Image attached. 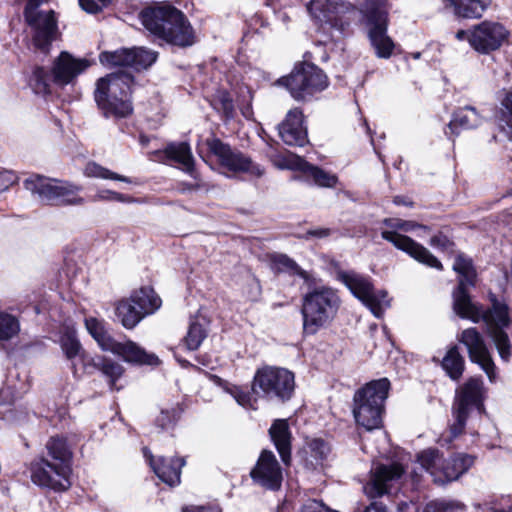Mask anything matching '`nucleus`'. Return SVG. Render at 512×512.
I'll return each instance as SVG.
<instances>
[{
    "mask_svg": "<svg viewBox=\"0 0 512 512\" xmlns=\"http://www.w3.org/2000/svg\"><path fill=\"white\" fill-rule=\"evenodd\" d=\"M403 467L398 463L380 464L371 470L369 481L363 486V491L369 499L380 498L390 493L392 483L401 478Z\"/></svg>",
    "mask_w": 512,
    "mask_h": 512,
    "instance_id": "25",
    "label": "nucleus"
},
{
    "mask_svg": "<svg viewBox=\"0 0 512 512\" xmlns=\"http://www.w3.org/2000/svg\"><path fill=\"white\" fill-rule=\"evenodd\" d=\"M92 201H115L121 203H138L139 200L126 194H122L109 189H100L92 197Z\"/></svg>",
    "mask_w": 512,
    "mask_h": 512,
    "instance_id": "46",
    "label": "nucleus"
},
{
    "mask_svg": "<svg viewBox=\"0 0 512 512\" xmlns=\"http://www.w3.org/2000/svg\"><path fill=\"white\" fill-rule=\"evenodd\" d=\"M453 270L458 274V286L453 292V309L461 317L463 313L481 307L471 301L467 292V287L473 286L475 283L476 272L472 259L463 253H459L455 257Z\"/></svg>",
    "mask_w": 512,
    "mask_h": 512,
    "instance_id": "20",
    "label": "nucleus"
},
{
    "mask_svg": "<svg viewBox=\"0 0 512 512\" xmlns=\"http://www.w3.org/2000/svg\"><path fill=\"white\" fill-rule=\"evenodd\" d=\"M341 305L337 290L329 286L310 288L302 298L303 334L315 335L335 318Z\"/></svg>",
    "mask_w": 512,
    "mask_h": 512,
    "instance_id": "3",
    "label": "nucleus"
},
{
    "mask_svg": "<svg viewBox=\"0 0 512 512\" xmlns=\"http://www.w3.org/2000/svg\"><path fill=\"white\" fill-rule=\"evenodd\" d=\"M198 154L200 155V157H202V158H203V155H202V151H201V150H199V151H198Z\"/></svg>",
    "mask_w": 512,
    "mask_h": 512,
    "instance_id": "64",
    "label": "nucleus"
},
{
    "mask_svg": "<svg viewBox=\"0 0 512 512\" xmlns=\"http://www.w3.org/2000/svg\"><path fill=\"white\" fill-rule=\"evenodd\" d=\"M182 409L179 405L161 409L159 415L155 419V426L162 431L173 429L179 421Z\"/></svg>",
    "mask_w": 512,
    "mask_h": 512,
    "instance_id": "42",
    "label": "nucleus"
},
{
    "mask_svg": "<svg viewBox=\"0 0 512 512\" xmlns=\"http://www.w3.org/2000/svg\"><path fill=\"white\" fill-rule=\"evenodd\" d=\"M335 278L342 283L351 294L360 300L371 312L381 318L385 310L390 306L387 292L384 290H376L372 283V279L355 270L337 269Z\"/></svg>",
    "mask_w": 512,
    "mask_h": 512,
    "instance_id": "11",
    "label": "nucleus"
},
{
    "mask_svg": "<svg viewBox=\"0 0 512 512\" xmlns=\"http://www.w3.org/2000/svg\"><path fill=\"white\" fill-rule=\"evenodd\" d=\"M510 36L500 22L485 20L472 26L471 48L481 55L499 50Z\"/></svg>",
    "mask_w": 512,
    "mask_h": 512,
    "instance_id": "22",
    "label": "nucleus"
},
{
    "mask_svg": "<svg viewBox=\"0 0 512 512\" xmlns=\"http://www.w3.org/2000/svg\"><path fill=\"white\" fill-rule=\"evenodd\" d=\"M499 101L500 121L512 131V86L500 92Z\"/></svg>",
    "mask_w": 512,
    "mask_h": 512,
    "instance_id": "45",
    "label": "nucleus"
},
{
    "mask_svg": "<svg viewBox=\"0 0 512 512\" xmlns=\"http://www.w3.org/2000/svg\"><path fill=\"white\" fill-rule=\"evenodd\" d=\"M134 77L130 73H110L95 83L94 100L105 118L122 119L133 112L131 100Z\"/></svg>",
    "mask_w": 512,
    "mask_h": 512,
    "instance_id": "2",
    "label": "nucleus"
},
{
    "mask_svg": "<svg viewBox=\"0 0 512 512\" xmlns=\"http://www.w3.org/2000/svg\"><path fill=\"white\" fill-rule=\"evenodd\" d=\"M487 512H512V504L508 508L491 506L487 509Z\"/></svg>",
    "mask_w": 512,
    "mask_h": 512,
    "instance_id": "59",
    "label": "nucleus"
},
{
    "mask_svg": "<svg viewBox=\"0 0 512 512\" xmlns=\"http://www.w3.org/2000/svg\"><path fill=\"white\" fill-rule=\"evenodd\" d=\"M393 202L396 204V205H404V206H411L412 203L407 201L404 197L402 196H396L394 197V200Z\"/></svg>",
    "mask_w": 512,
    "mask_h": 512,
    "instance_id": "60",
    "label": "nucleus"
},
{
    "mask_svg": "<svg viewBox=\"0 0 512 512\" xmlns=\"http://www.w3.org/2000/svg\"><path fill=\"white\" fill-rule=\"evenodd\" d=\"M468 353L472 363L479 365L491 383L497 380V367L492 359L483 335L475 327L464 329L457 337Z\"/></svg>",
    "mask_w": 512,
    "mask_h": 512,
    "instance_id": "21",
    "label": "nucleus"
},
{
    "mask_svg": "<svg viewBox=\"0 0 512 512\" xmlns=\"http://www.w3.org/2000/svg\"><path fill=\"white\" fill-rule=\"evenodd\" d=\"M131 53L129 48L115 51H103L99 54V61L108 68L130 67Z\"/></svg>",
    "mask_w": 512,
    "mask_h": 512,
    "instance_id": "40",
    "label": "nucleus"
},
{
    "mask_svg": "<svg viewBox=\"0 0 512 512\" xmlns=\"http://www.w3.org/2000/svg\"><path fill=\"white\" fill-rule=\"evenodd\" d=\"M143 26L168 44L189 47L195 43V33L185 14L174 6L163 3L140 12Z\"/></svg>",
    "mask_w": 512,
    "mask_h": 512,
    "instance_id": "1",
    "label": "nucleus"
},
{
    "mask_svg": "<svg viewBox=\"0 0 512 512\" xmlns=\"http://www.w3.org/2000/svg\"><path fill=\"white\" fill-rule=\"evenodd\" d=\"M198 361L202 363V365H206V363L204 361H201L200 358H198Z\"/></svg>",
    "mask_w": 512,
    "mask_h": 512,
    "instance_id": "63",
    "label": "nucleus"
},
{
    "mask_svg": "<svg viewBox=\"0 0 512 512\" xmlns=\"http://www.w3.org/2000/svg\"><path fill=\"white\" fill-rule=\"evenodd\" d=\"M250 476L256 484L273 491L279 490L283 481L280 464L270 450L261 452Z\"/></svg>",
    "mask_w": 512,
    "mask_h": 512,
    "instance_id": "24",
    "label": "nucleus"
},
{
    "mask_svg": "<svg viewBox=\"0 0 512 512\" xmlns=\"http://www.w3.org/2000/svg\"><path fill=\"white\" fill-rule=\"evenodd\" d=\"M382 223L386 226V229L381 231V237L384 240L390 242L395 248L405 252L419 263L442 270L441 262L427 248L412 238L399 233V231L411 232L418 228L427 231V226L400 218H385Z\"/></svg>",
    "mask_w": 512,
    "mask_h": 512,
    "instance_id": "8",
    "label": "nucleus"
},
{
    "mask_svg": "<svg viewBox=\"0 0 512 512\" xmlns=\"http://www.w3.org/2000/svg\"><path fill=\"white\" fill-rule=\"evenodd\" d=\"M491 307L483 309L479 307L473 311L463 313L461 318L469 319L474 323L483 321L487 326V335L493 341L500 359L508 363L512 357V343L505 328L510 325L509 307L500 301L495 295H490Z\"/></svg>",
    "mask_w": 512,
    "mask_h": 512,
    "instance_id": "5",
    "label": "nucleus"
},
{
    "mask_svg": "<svg viewBox=\"0 0 512 512\" xmlns=\"http://www.w3.org/2000/svg\"><path fill=\"white\" fill-rule=\"evenodd\" d=\"M161 306V299L151 287H142L116 307V316L127 329L134 328L145 316Z\"/></svg>",
    "mask_w": 512,
    "mask_h": 512,
    "instance_id": "18",
    "label": "nucleus"
},
{
    "mask_svg": "<svg viewBox=\"0 0 512 512\" xmlns=\"http://www.w3.org/2000/svg\"><path fill=\"white\" fill-rule=\"evenodd\" d=\"M61 347L66 357L71 361L73 374H77L76 360L85 362L84 351L79 340L72 333H67L61 338Z\"/></svg>",
    "mask_w": 512,
    "mask_h": 512,
    "instance_id": "36",
    "label": "nucleus"
},
{
    "mask_svg": "<svg viewBox=\"0 0 512 512\" xmlns=\"http://www.w3.org/2000/svg\"><path fill=\"white\" fill-rule=\"evenodd\" d=\"M20 321L17 316L0 311V342H9L20 333Z\"/></svg>",
    "mask_w": 512,
    "mask_h": 512,
    "instance_id": "39",
    "label": "nucleus"
},
{
    "mask_svg": "<svg viewBox=\"0 0 512 512\" xmlns=\"http://www.w3.org/2000/svg\"><path fill=\"white\" fill-rule=\"evenodd\" d=\"M205 145L211 155L215 156L219 165L233 173H249L260 177L263 175V169L255 164L248 156L230 145L224 143L216 137H209L205 140Z\"/></svg>",
    "mask_w": 512,
    "mask_h": 512,
    "instance_id": "19",
    "label": "nucleus"
},
{
    "mask_svg": "<svg viewBox=\"0 0 512 512\" xmlns=\"http://www.w3.org/2000/svg\"><path fill=\"white\" fill-rule=\"evenodd\" d=\"M31 479L38 486L66 490L70 486V466L41 457L31 463Z\"/></svg>",
    "mask_w": 512,
    "mask_h": 512,
    "instance_id": "23",
    "label": "nucleus"
},
{
    "mask_svg": "<svg viewBox=\"0 0 512 512\" xmlns=\"http://www.w3.org/2000/svg\"><path fill=\"white\" fill-rule=\"evenodd\" d=\"M270 438L284 465L291 463L292 434L286 419H276L269 429Z\"/></svg>",
    "mask_w": 512,
    "mask_h": 512,
    "instance_id": "29",
    "label": "nucleus"
},
{
    "mask_svg": "<svg viewBox=\"0 0 512 512\" xmlns=\"http://www.w3.org/2000/svg\"><path fill=\"white\" fill-rule=\"evenodd\" d=\"M15 182V175L8 170L0 171V193L9 189Z\"/></svg>",
    "mask_w": 512,
    "mask_h": 512,
    "instance_id": "53",
    "label": "nucleus"
},
{
    "mask_svg": "<svg viewBox=\"0 0 512 512\" xmlns=\"http://www.w3.org/2000/svg\"><path fill=\"white\" fill-rule=\"evenodd\" d=\"M85 326L103 351L111 352L131 364L150 366L159 364V358L155 354L148 353L137 343L131 340L119 342L112 338L105 328L104 321L89 317L85 319Z\"/></svg>",
    "mask_w": 512,
    "mask_h": 512,
    "instance_id": "9",
    "label": "nucleus"
},
{
    "mask_svg": "<svg viewBox=\"0 0 512 512\" xmlns=\"http://www.w3.org/2000/svg\"><path fill=\"white\" fill-rule=\"evenodd\" d=\"M130 53V68L136 71L149 68L158 58V52L145 47L130 48Z\"/></svg>",
    "mask_w": 512,
    "mask_h": 512,
    "instance_id": "38",
    "label": "nucleus"
},
{
    "mask_svg": "<svg viewBox=\"0 0 512 512\" xmlns=\"http://www.w3.org/2000/svg\"><path fill=\"white\" fill-rule=\"evenodd\" d=\"M299 512H339L328 508L323 502L310 499L307 500L300 508Z\"/></svg>",
    "mask_w": 512,
    "mask_h": 512,
    "instance_id": "51",
    "label": "nucleus"
},
{
    "mask_svg": "<svg viewBox=\"0 0 512 512\" xmlns=\"http://www.w3.org/2000/svg\"><path fill=\"white\" fill-rule=\"evenodd\" d=\"M15 399L16 397L10 386H5L0 390V405L12 404Z\"/></svg>",
    "mask_w": 512,
    "mask_h": 512,
    "instance_id": "54",
    "label": "nucleus"
},
{
    "mask_svg": "<svg viewBox=\"0 0 512 512\" xmlns=\"http://www.w3.org/2000/svg\"><path fill=\"white\" fill-rule=\"evenodd\" d=\"M179 363L183 366V367H189V366H193L189 361L187 360H180L178 359Z\"/></svg>",
    "mask_w": 512,
    "mask_h": 512,
    "instance_id": "62",
    "label": "nucleus"
},
{
    "mask_svg": "<svg viewBox=\"0 0 512 512\" xmlns=\"http://www.w3.org/2000/svg\"><path fill=\"white\" fill-rule=\"evenodd\" d=\"M164 153L169 160L176 162L188 175L194 179L198 178L191 148L187 142L170 143L164 149Z\"/></svg>",
    "mask_w": 512,
    "mask_h": 512,
    "instance_id": "30",
    "label": "nucleus"
},
{
    "mask_svg": "<svg viewBox=\"0 0 512 512\" xmlns=\"http://www.w3.org/2000/svg\"><path fill=\"white\" fill-rule=\"evenodd\" d=\"M452 7L454 14L464 19H479L491 4V0H443Z\"/></svg>",
    "mask_w": 512,
    "mask_h": 512,
    "instance_id": "31",
    "label": "nucleus"
},
{
    "mask_svg": "<svg viewBox=\"0 0 512 512\" xmlns=\"http://www.w3.org/2000/svg\"><path fill=\"white\" fill-rule=\"evenodd\" d=\"M484 116L474 106H465L459 108L453 113L452 119L447 125L444 133L447 137L458 135V128L474 129L482 125Z\"/></svg>",
    "mask_w": 512,
    "mask_h": 512,
    "instance_id": "28",
    "label": "nucleus"
},
{
    "mask_svg": "<svg viewBox=\"0 0 512 512\" xmlns=\"http://www.w3.org/2000/svg\"><path fill=\"white\" fill-rule=\"evenodd\" d=\"M471 34H472V27L469 30H459L456 32L455 37L459 41L466 40L469 45L471 46Z\"/></svg>",
    "mask_w": 512,
    "mask_h": 512,
    "instance_id": "57",
    "label": "nucleus"
},
{
    "mask_svg": "<svg viewBox=\"0 0 512 512\" xmlns=\"http://www.w3.org/2000/svg\"><path fill=\"white\" fill-rule=\"evenodd\" d=\"M90 65L89 60L75 58L63 51L53 61L51 70L43 66H35L29 78V85L36 94L46 95L50 93L51 83L59 86L70 84Z\"/></svg>",
    "mask_w": 512,
    "mask_h": 512,
    "instance_id": "6",
    "label": "nucleus"
},
{
    "mask_svg": "<svg viewBox=\"0 0 512 512\" xmlns=\"http://www.w3.org/2000/svg\"><path fill=\"white\" fill-rule=\"evenodd\" d=\"M242 114L244 117L249 118L252 114L251 108L248 106L245 109L242 110Z\"/></svg>",
    "mask_w": 512,
    "mask_h": 512,
    "instance_id": "61",
    "label": "nucleus"
},
{
    "mask_svg": "<svg viewBox=\"0 0 512 512\" xmlns=\"http://www.w3.org/2000/svg\"><path fill=\"white\" fill-rule=\"evenodd\" d=\"M143 454L161 481L169 486H176L180 483L181 468L185 465L184 458L158 457L155 459L146 447L143 449Z\"/></svg>",
    "mask_w": 512,
    "mask_h": 512,
    "instance_id": "26",
    "label": "nucleus"
},
{
    "mask_svg": "<svg viewBox=\"0 0 512 512\" xmlns=\"http://www.w3.org/2000/svg\"><path fill=\"white\" fill-rule=\"evenodd\" d=\"M183 512H222L218 505L184 507Z\"/></svg>",
    "mask_w": 512,
    "mask_h": 512,
    "instance_id": "55",
    "label": "nucleus"
},
{
    "mask_svg": "<svg viewBox=\"0 0 512 512\" xmlns=\"http://www.w3.org/2000/svg\"><path fill=\"white\" fill-rule=\"evenodd\" d=\"M307 9L323 30L331 31V41L337 42L345 36L357 8L343 0H310Z\"/></svg>",
    "mask_w": 512,
    "mask_h": 512,
    "instance_id": "10",
    "label": "nucleus"
},
{
    "mask_svg": "<svg viewBox=\"0 0 512 512\" xmlns=\"http://www.w3.org/2000/svg\"><path fill=\"white\" fill-rule=\"evenodd\" d=\"M111 1L112 0H79V4L86 12L94 14L108 6Z\"/></svg>",
    "mask_w": 512,
    "mask_h": 512,
    "instance_id": "50",
    "label": "nucleus"
},
{
    "mask_svg": "<svg viewBox=\"0 0 512 512\" xmlns=\"http://www.w3.org/2000/svg\"><path fill=\"white\" fill-rule=\"evenodd\" d=\"M472 409H483V382L480 378H470L457 391L452 408L454 423L450 426V437L441 441L450 442L463 432Z\"/></svg>",
    "mask_w": 512,
    "mask_h": 512,
    "instance_id": "17",
    "label": "nucleus"
},
{
    "mask_svg": "<svg viewBox=\"0 0 512 512\" xmlns=\"http://www.w3.org/2000/svg\"><path fill=\"white\" fill-rule=\"evenodd\" d=\"M279 135L283 142L290 146H304L307 142V131L303 127V113L294 108L288 111L285 120L279 125Z\"/></svg>",
    "mask_w": 512,
    "mask_h": 512,
    "instance_id": "27",
    "label": "nucleus"
},
{
    "mask_svg": "<svg viewBox=\"0 0 512 512\" xmlns=\"http://www.w3.org/2000/svg\"><path fill=\"white\" fill-rule=\"evenodd\" d=\"M84 173L88 177L102 178V179H110L117 180L126 183H132V180L126 176L117 174L115 172L110 171L109 169L102 167L101 165L90 162L86 165L84 169Z\"/></svg>",
    "mask_w": 512,
    "mask_h": 512,
    "instance_id": "44",
    "label": "nucleus"
},
{
    "mask_svg": "<svg viewBox=\"0 0 512 512\" xmlns=\"http://www.w3.org/2000/svg\"><path fill=\"white\" fill-rule=\"evenodd\" d=\"M215 108L222 111L227 119L234 115L233 100L228 92L220 91L214 101Z\"/></svg>",
    "mask_w": 512,
    "mask_h": 512,
    "instance_id": "47",
    "label": "nucleus"
},
{
    "mask_svg": "<svg viewBox=\"0 0 512 512\" xmlns=\"http://www.w3.org/2000/svg\"><path fill=\"white\" fill-rule=\"evenodd\" d=\"M311 456L317 461H323L327 458L330 453L329 445L322 439H312L308 443Z\"/></svg>",
    "mask_w": 512,
    "mask_h": 512,
    "instance_id": "48",
    "label": "nucleus"
},
{
    "mask_svg": "<svg viewBox=\"0 0 512 512\" xmlns=\"http://www.w3.org/2000/svg\"><path fill=\"white\" fill-rule=\"evenodd\" d=\"M46 449L51 462L70 466L72 452L64 438L51 437L46 444Z\"/></svg>",
    "mask_w": 512,
    "mask_h": 512,
    "instance_id": "35",
    "label": "nucleus"
},
{
    "mask_svg": "<svg viewBox=\"0 0 512 512\" xmlns=\"http://www.w3.org/2000/svg\"><path fill=\"white\" fill-rule=\"evenodd\" d=\"M417 460L421 467L433 477L434 482L441 485L457 480L474 463L473 456L468 454H455L445 460L434 448L421 451Z\"/></svg>",
    "mask_w": 512,
    "mask_h": 512,
    "instance_id": "14",
    "label": "nucleus"
},
{
    "mask_svg": "<svg viewBox=\"0 0 512 512\" xmlns=\"http://www.w3.org/2000/svg\"><path fill=\"white\" fill-rule=\"evenodd\" d=\"M389 388V380L381 378L367 383L355 392L353 415L357 424L369 431L381 426L384 401Z\"/></svg>",
    "mask_w": 512,
    "mask_h": 512,
    "instance_id": "7",
    "label": "nucleus"
},
{
    "mask_svg": "<svg viewBox=\"0 0 512 512\" xmlns=\"http://www.w3.org/2000/svg\"><path fill=\"white\" fill-rule=\"evenodd\" d=\"M207 332L198 321H191L188 332L184 338V345L188 350H197L206 338Z\"/></svg>",
    "mask_w": 512,
    "mask_h": 512,
    "instance_id": "43",
    "label": "nucleus"
},
{
    "mask_svg": "<svg viewBox=\"0 0 512 512\" xmlns=\"http://www.w3.org/2000/svg\"><path fill=\"white\" fill-rule=\"evenodd\" d=\"M48 0H28L24 17L32 31V43L36 51L48 54L51 45L60 35L58 22L53 10H39Z\"/></svg>",
    "mask_w": 512,
    "mask_h": 512,
    "instance_id": "13",
    "label": "nucleus"
},
{
    "mask_svg": "<svg viewBox=\"0 0 512 512\" xmlns=\"http://www.w3.org/2000/svg\"><path fill=\"white\" fill-rule=\"evenodd\" d=\"M276 83L284 86L295 100L307 101L327 88L328 79L316 65L302 62L296 64L290 74L281 77Z\"/></svg>",
    "mask_w": 512,
    "mask_h": 512,
    "instance_id": "12",
    "label": "nucleus"
},
{
    "mask_svg": "<svg viewBox=\"0 0 512 512\" xmlns=\"http://www.w3.org/2000/svg\"><path fill=\"white\" fill-rule=\"evenodd\" d=\"M291 168L301 171L307 176H310L314 183L321 187L332 188L337 184L338 181L336 175L330 174L323 169L308 163L301 157H296L293 160Z\"/></svg>",
    "mask_w": 512,
    "mask_h": 512,
    "instance_id": "32",
    "label": "nucleus"
},
{
    "mask_svg": "<svg viewBox=\"0 0 512 512\" xmlns=\"http://www.w3.org/2000/svg\"><path fill=\"white\" fill-rule=\"evenodd\" d=\"M348 233H344V232H341L338 228H315V229H310L306 232L304 238L306 240L310 239L311 237H316V238H326V237H329V236H336V237H341V236H347Z\"/></svg>",
    "mask_w": 512,
    "mask_h": 512,
    "instance_id": "49",
    "label": "nucleus"
},
{
    "mask_svg": "<svg viewBox=\"0 0 512 512\" xmlns=\"http://www.w3.org/2000/svg\"><path fill=\"white\" fill-rule=\"evenodd\" d=\"M271 260L274 267L280 272L297 275L305 280L308 278V273L286 254H275Z\"/></svg>",
    "mask_w": 512,
    "mask_h": 512,
    "instance_id": "41",
    "label": "nucleus"
},
{
    "mask_svg": "<svg viewBox=\"0 0 512 512\" xmlns=\"http://www.w3.org/2000/svg\"><path fill=\"white\" fill-rule=\"evenodd\" d=\"M23 187L31 197L49 206H82L86 203L80 195L81 185L70 181L31 174L23 181Z\"/></svg>",
    "mask_w": 512,
    "mask_h": 512,
    "instance_id": "4",
    "label": "nucleus"
},
{
    "mask_svg": "<svg viewBox=\"0 0 512 512\" xmlns=\"http://www.w3.org/2000/svg\"><path fill=\"white\" fill-rule=\"evenodd\" d=\"M249 285L251 286V291H252V295H250L249 297L251 300H255V299H257V297L260 294V285H259L258 281L255 279H252L250 281Z\"/></svg>",
    "mask_w": 512,
    "mask_h": 512,
    "instance_id": "58",
    "label": "nucleus"
},
{
    "mask_svg": "<svg viewBox=\"0 0 512 512\" xmlns=\"http://www.w3.org/2000/svg\"><path fill=\"white\" fill-rule=\"evenodd\" d=\"M441 367L454 381H458L465 369V360L457 346L451 347L441 361Z\"/></svg>",
    "mask_w": 512,
    "mask_h": 512,
    "instance_id": "34",
    "label": "nucleus"
},
{
    "mask_svg": "<svg viewBox=\"0 0 512 512\" xmlns=\"http://www.w3.org/2000/svg\"><path fill=\"white\" fill-rule=\"evenodd\" d=\"M206 375L218 386L225 388L237 401V403L245 408H254L256 399L254 393H250L238 386L227 388L228 383L217 375L206 373Z\"/></svg>",
    "mask_w": 512,
    "mask_h": 512,
    "instance_id": "37",
    "label": "nucleus"
},
{
    "mask_svg": "<svg viewBox=\"0 0 512 512\" xmlns=\"http://www.w3.org/2000/svg\"><path fill=\"white\" fill-rule=\"evenodd\" d=\"M449 244V239L443 234H437L430 240V245L435 248L445 249Z\"/></svg>",
    "mask_w": 512,
    "mask_h": 512,
    "instance_id": "56",
    "label": "nucleus"
},
{
    "mask_svg": "<svg viewBox=\"0 0 512 512\" xmlns=\"http://www.w3.org/2000/svg\"><path fill=\"white\" fill-rule=\"evenodd\" d=\"M362 14L369 27L368 37L376 56L383 59L390 58L395 45L387 35L389 22L387 0H366Z\"/></svg>",
    "mask_w": 512,
    "mask_h": 512,
    "instance_id": "15",
    "label": "nucleus"
},
{
    "mask_svg": "<svg viewBox=\"0 0 512 512\" xmlns=\"http://www.w3.org/2000/svg\"><path fill=\"white\" fill-rule=\"evenodd\" d=\"M464 505L456 501H438L434 503V512H454L463 510Z\"/></svg>",
    "mask_w": 512,
    "mask_h": 512,
    "instance_id": "52",
    "label": "nucleus"
},
{
    "mask_svg": "<svg viewBox=\"0 0 512 512\" xmlns=\"http://www.w3.org/2000/svg\"><path fill=\"white\" fill-rule=\"evenodd\" d=\"M92 366L97 369L107 379L110 390L119 391L121 387L116 382L124 374V367L113 359L97 356L91 359Z\"/></svg>",
    "mask_w": 512,
    "mask_h": 512,
    "instance_id": "33",
    "label": "nucleus"
},
{
    "mask_svg": "<svg viewBox=\"0 0 512 512\" xmlns=\"http://www.w3.org/2000/svg\"><path fill=\"white\" fill-rule=\"evenodd\" d=\"M295 387L294 375L284 368L264 367L258 369L253 380L252 392L268 399L286 401Z\"/></svg>",
    "mask_w": 512,
    "mask_h": 512,
    "instance_id": "16",
    "label": "nucleus"
}]
</instances>
